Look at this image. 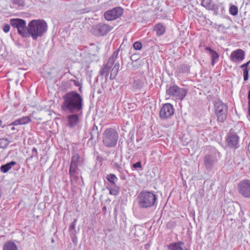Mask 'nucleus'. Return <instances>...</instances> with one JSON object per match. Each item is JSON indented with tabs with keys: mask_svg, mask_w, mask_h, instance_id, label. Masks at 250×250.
<instances>
[{
	"mask_svg": "<svg viewBox=\"0 0 250 250\" xmlns=\"http://www.w3.org/2000/svg\"><path fill=\"white\" fill-rule=\"evenodd\" d=\"M62 100L63 102L61 107L63 111L69 113H76L82 110L83 99L76 91L67 92L62 96Z\"/></svg>",
	"mask_w": 250,
	"mask_h": 250,
	"instance_id": "1",
	"label": "nucleus"
},
{
	"mask_svg": "<svg viewBox=\"0 0 250 250\" xmlns=\"http://www.w3.org/2000/svg\"><path fill=\"white\" fill-rule=\"evenodd\" d=\"M47 24L43 20H33L27 26V37H31L36 41L47 32Z\"/></svg>",
	"mask_w": 250,
	"mask_h": 250,
	"instance_id": "2",
	"label": "nucleus"
},
{
	"mask_svg": "<svg viewBox=\"0 0 250 250\" xmlns=\"http://www.w3.org/2000/svg\"><path fill=\"white\" fill-rule=\"evenodd\" d=\"M119 52V49H117L113 53L112 56L109 58L107 62L103 65V67L101 68L99 72V73L101 75L104 76L105 77V81L107 80L110 71L111 73L110 76V79L111 80H113L115 79L118 74L120 67L119 62H116L111 70V68L113 65L115 61L118 57Z\"/></svg>",
	"mask_w": 250,
	"mask_h": 250,
	"instance_id": "3",
	"label": "nucleus"
},
{
	"mask_svg": "<svg viewBox=\"0 0 250 250\" xmlns=\"http://www.w3.org/2000/svg\"><path fill=\"white\" fill-rule=\"evenodd\" d=\"M137 199L139 207L141 208H148L157 205V196L152 191L143 190Z\"/></svg>",
	"mask_w": 250,
	"mask_h": 250,
	"instance_id": "4",
	"label": "nucleus"
},
{
	"mask_svg": "<svg viewBox=\"0 0 250 250\" xmlns=\"http://www.w3.org/2000/svg\"><path fill=\"white\" fill-rule=\"evenodd\" d=\"M118 138L117 131L112 128H108L103 133V142L106 147H112L117 145Z\"/></svg>",
	"mask_w": 250,
	"mask_h": 250,
	"instance_id": "5",
	"label": "nucleus"
},
{
	"mask_svg": "<svg viewBox=\"0 0 250 250\" xmlns=\"http://www.w3.org/2000/svg\"><path fill=\"white\" fill-rule=\"evenodd\" d=\"M214 112L220 122H224L227 118L228 106L223 103L220 99H217L214 102Z\"/></svg>",
	"mask_w": 250,
	"mask_h": 250,
	"instance_id": "6",
	"label": "nucleus"
},
{
	"mask_svg": "<svg viewBox=\"0 0 250 250\" xmlns=\"http://www.w3.org/2000/svg\"><path fill=\"white\" fill-rule=\"evenodd\" d=\"M167 94L177 101H182L186 97L187 90L185 88H180L177 85L169 87L166 91Z\"/></svg>",
	"mask_w": 250,
	"mask_h": 250,
	"instance_id": "7",
	"label": "nucleus"
},
{
	"mask_svg": "<svg viewBox=\"0 0 250 250\" xmlns=\"http://www.w3.org/2000/svg\"><path fill=\"white\" fill-rule=\"evenodd\" d=\"M10 24L17 29L18 33L23 37H27V27L24 20L21 19H14L10 20Z\"/></svg>",
	"mask_w": 250,
	"mask_h": 250,
	"instance_id": "8",
	"label": "nucleus"
},
{
	"mask_svg": "<svg viewBox=\"0 0 250 250\" xmlns=\"http://www.w3.org/2000/svg\"><path fill=\"white\" fill-rule=\"evenodd\" d=\"M237 191L243 197L250 199V180L240 181L238 184Z\"/></svg>",
	"mask_w": 250,
	"mask_h": 250,
	"instance_id": "9",
	"label": "nucleus"
},
{
	"mask_svg": "<svg viewBox=\"0 0 250 250\" xmlns=\"http://www.w3.org/2000/svg\"><path fill=\"white\" fill-rule=\"evenodd\" d=\"M220 157V153L216 150L213 151L209 154L206 155L204 159V163L206 168L211 169Z\"/></svg>",
	"mask_w": 250,
	"mask_h": 250,
	"instance_id": "10",
	"label": "nucleus"
},
{
	"mask_svg": "<svg viewBox=\"0 0 250 250\" xmlns=\"http://www.w3.org/2000/svg\"><path fill=\"white\" fill-rule=\"evenodd\" d=\"M124 9L121 7H116L107 10L104 13V17L106 21H112L120 17L123 14Z\"/></svg>",
	"mask_w": 250,
	"mask_h": 250,
	"instance_id": "11",
	"label": "nucleus"
},
{
	"mask_svg": "<svg viewBox=\"0 0 250 250\" xmlns=\"http://www.w3.org/2000/svg\"><path fill=\"white\" fill-rule=\"evenodd\" d=\"M174 113L173 105L169 103L164 104L160 111V117L164 120L171 118Z\"/></svg>",
	"mask_w": 250,
	"mask_h": 250,
	"instance_id": "12",
	"label": "nucleus"
},
{
	"mask_svg": "<svg viewBox=\"0 0 250 250\" xmlns=\"http://www.w3.org/2000/svg\"><path fill=\"white\" fill-rule=\"evenodd\" d=\"M112 27L110 25L104 23H99L93 27V32L98 36H104L110 31Z\"/></svg>",
	"mask_w": 250,
	"mask_h": 250,
	"instance_id": "13",
	"label": "nucleus"
},
{
	"mask_svg": "<svg viewBox=\"0 0 250 250\" xmlns=\"http://www.w3.org/2000/svg\"><path fill=\"white\" fill-rule=\"evenodd\" d=\"M245 56V52L241 49H237L231 53L229 59L232 62L240 63L244 60Z\"/></svg>",
	"mask_w": 250,
	"mask_h": 250,
	"instance_id": "14",
	"label": "nucleus"
},
{
	"mask_svg": "<svg viewBox=\"0 0 250 250\" xmlns=\"http://www.w3.org/2000/svg\"><path fill=\"white\" fill-rule=\"evenodd\" d=\"M226 140L229 147L234 148L238 147L239 137L236 134L229 132L227 135Z\"/></svg>",
	"mask_w": 250,
	"mask_h": 250,
	"instance_id": "15",
	"label": "nucleus"
},
{
	"mask_svg": "<svg viewBox=\"0 0 250 250\" xmlns=\"http://www.w3.org/2000/svg\"><path fill=\"white\" fill-rule=\"evenodd\" d=\"M205 50L210 55L211 60V64L213 66L218 61L219 57L218 53L209 47H206Z\"/></svg>",
	"mask_w": 250,
	"mask_h": 250,
	"instance_id": "16",
	"label": "nucleus"
},
{
	"mask_svg": "<svg viewBox=\"0 0 250 250\" xmlns=\"http://www.w3.org/2000/svg\"><path fill=\"white\" fill-rule=\"evenodd\" d=\"M67 119L68 120V125L71 127L76 125L79 122L78 115L75 113H72L71 115H68Z\"/></svg>",
	"mask_w": 250,
	"mask_h": 250,
	"instance_id": "17",
	"label": "nucleus"
},
{
	"mask_svg": "<svg viewBox=\"0 0 250 250\" xmlns=\"http://www.w3.org/2000/svg\"><path fill=\"white\" fill-rule=\"evenodd\" d=\"M31 122V119L29 116H24L18 119L10 124L11 125H18L27 124Z\"/></svg>",
	"mask_w": 250,
	"mask_h": 250,
	"instance_id": "18",
	"label": "nucleus"
},
{
	"mask_svg": "<svg viewBox=\"0 0 250 250\" xmlns=\"http://www.w3.org/2000/svg\"><path fill=\"white\" fill-rule=\"evenodd\" d=\"M184 243L181 241L172 243L167 246V249L169 250H185L184 249Z\"/></svg>",
	"mask_w": 250,
	"mask_h": 250,
	"instance_id": "19",
	"label": "nucleus"
},
{
	"mask_svg": "<svg viewBox=\"0 0 250 250\" xmlns=\"http://www.w3.org/2000/svg\"><path fill=\"white\" fill-rule=\"evenodd\" d=\"M2 250H19L17 245L12 241H8L2 247Z\"/></svg>",
	"mask_w": 250,
	"mask_h": 250,
	"instance_id": "20",
	"label": "nucleus"
},
{
	"mask_svg": "<svg viewBox=\"0 0 250 250\" xmlns=\"http://www.w3.org/2000/svg\"><path fill=\"white\" fill-rule=\"evenodd\" d=\"M106 188L109 190V194L112 195L116 196L119 193L120 188L117 185H107Z\"/></svg>",
	"mask_w": 250,
	"mask_h": 250,
	"instance_id": "21",
	"label": "nucleus"
},
{
	"mask_svg": "<svg viewBox=\"0 0 250 250\" xmlns=\"http://www.w3.org/2000/svg\"><path fill=\"white\" fill-rule=\"evenodd\" d=\"M16 164V162L15 161H11L9 163L6 164L5 165H2L0 166V170L3 173L7 172L13 166Z\"/></svg>",
	"mask_w": 250,
	"mask_h": 250,
	"instance_id": "22",
	"label": "nucleus"
},
{
	"mask_svg": "<svg viewBox=\"0 0 250 250\" xmlns=\"http://www.w3.org/2000/svg\"><path fill=\"white\" fill-rule=\"evenodd\" d=\"M155 30L158 36H161L165 32V27L162 24L158 23L155 26Z\"/></svg>",
	"mask_w": 250,
	"mask_h": 250,
	"instance_id": "23",
	"label": "nucleus"
},
{
	"mask_svg": "<svg viewBox=\"0 0 250 250\" xmlns=\"http://www.w3.org/2000/svg\"><path fill=\"white\" fill-rule=\"evenodd\" d=\"M12 4L11 7L19 8L24 6L25 0H12Z\"/></svg>",
	"mask_w": 250,
	"mask_h": 250,
	"instance_id": "24",
	"label": "nucleus"
},
{
	"mask_svg": "<svg viewBox=\"0 0 250 250\" xmlns=\"http://www.w3.org/2000/svg\"><path fill=\"white\" fill-rule=\"evenodd\" d=\"M107 180L109 182L110 184L107 185H116V183L118 181V179L114 174H110L106 176Z\"/></svg>",
	"mask_w": 250,
	"mask_h": 250,
	"instance_id": "25",
	"label": "nucleus"
},
{
	"mask_svg": "<svg viewBox=\"0 0 250 250\" xmlns=\"http://www.w3.org/2000/svg\"><path fill=\"white\" fill-rule=\"evenodd\" d=\"M201 5L208 9H211L213 8V4L211 0H203Z\"/></svg>",
	"mask_w": 250,
	"mask_h": 250,
	"instance_id": "26",
	"label": "nucleus"
},
{
	"mask_svg": "<svg viewBox=\"0 0 250 250\" xmlns=\"http://www.w3.org/2000/svg\"><path fill=\"white\" fill-rule=\"evenodd\" d=\"M77 165H73L72 164H70V167L69 169V173L71 179H73L75 176V173L76 171L77 168Z\"/></svg>",
	"mask_w": 250,
	"mask_h": 250,
	"instance_id": "27",
	"label": "nucleus"
},
{
	"mask_svg": "<svg viewBox=\"0 0 250 250\" xmlns=\"http://www.w3.org/2000/svg\"><path fill=\"white\" fill-rule=\"evenodd\" d=\"M80 156L78 154H75L72 156L71 158V161L70 164H72L73 165L78 166V162L80 160Z\"/></svg>",
	"mask_w": 250,
	"mask_h": 250,
	"instance_id": "28",
	"label": "nucleus"
},
{
	"mask_svg": "<svg viewBox=\"0 0 250 250\" xmlns=\"http://www.w3.org/2000/svg\"><path fill=\"white\" fill-rule=\"evenodd\" d=\"M178 70L180 73H187L189 70V66L187 64H181L178 67Z\"/></svg>",
	"mask_w": 250,
	"mask_h": 250,
	"instance_id": "29",
	"label": "nucleus"
},
{
	"mask_svg": "<svg viewBox=\"0 0 250 250\" xmlns=\"http://www.w3.org/2000/svg\"><path fill=\"white\" fill-rule=\"evenodd\" d=\"M143 86V83L140 80L138 79L134 81L133 84V87L134 89H140Z\"/></svg>",
	"mask_w": 250,
	"mask_h": 250,
	"instance_id": "30",
	"label": "nucleus"
},
{
	"mask_svg": "<svg viewBox=\"0 0 250 250\" xmlns=\"http://www.w3.org/2000/svg\"><path fill=\"white\" fill-rule=\"evenodd\" d=\"M229 12L230 14L236 16L238 14V8L235 5H231L229 7Z\"/></svg>",
	"mask_w": 250,
	"mask_h": 250,
	"instance_id": "31",
	"label": "nucleus"
},
{
	"mask_svg": "<svg viewBox=\"0 0 250 250\" xmlns=\"http://www.w3.org/2000/svg\"><path fill=\"white\" fill-rule=\"evenodd\" d=\"M9 144V141L7 139L2 138L0 139V147L5 148Z\"/></svg>",
	"mask_w": 250,
	"mask_h": 250,
	"instance_id": "32",
	"label": "nucleus"
},
{
	"mask_svg": "<svg viewBox=\"0 0 250 250\" xmlns=\"http://www.w3.org/2000/svg\"><path fill=\"white\" fill-rule=\"evenodd\" d=\"M133 48L136 50H140L142 47V43L139 42H136L133 43Z\"/></svg>",
	"mask_w": 250,
	"mask_h": 250,
	"instance_id": "33",
	"label": "nucleus"
},
{
	"mask_svg": "<svg viewBox=\"0 0 250 250\" xmlns=\"http://www.w3.org/2000/svg\"><path fill=\"white\" fill-rule=\"evenodd\" d=\"M249 70L248 68H244L243 69V76H244V80L247 81L249 78Z\"/></svg>",
	"mask_w": 250,
	"mask_h": 250,
	"instance_id": "34",
	"label": "nucleus"
},
{
	"mask_svg": "<svg viewBox=\"0 0 250 250\" xmlns=\"http://www.w3.org/2000/svg\"><path fill=\"white\" fill-rule=\"evenodd\" d=\"M10 29V25L8 24H6L3 26V30L5 33H7L9 31Z\"/></svg>",
	"mask_w": 250,
	"mask_h": 250,
	"instance_id": "35",
	"label": "nucleus"
},
{
	"mask_svg": "<svg viewBox=\"0 0 250 250\" xmlns=\"http://www.w3.org/2000/svg\"><path fill=\"white\" fill-rule=\"evenodd\" d=\"M133 167L135 168H141L142 167L141 164L140 162H138L133 165Z\"/></svg>",
	"mask_w": 250,
	"mask_h": 250,
	"instance_id": "36",
	"label": "nucleus"
},
{
	"mask_svg": "<svg viewBox=\"0 0 250 250\" xmlns=\"http://www.w3.org/2000/svg\"><path fill=\"white\" fill-rule=\"evenodd\" d=\"M32 155L34 156H37L38 155V151L36 148L33 147L32 149Z\"/></svg>",
	"mask_w": 250,
	"mask_h": 250,
	"instance_id": "37",
	"label": "nucleus"
},
{
	"mask_svg": "<svg viewBox=\"0 0 250 250\" xmlns=\"http://www.w3.org/2000/svg\"><path fill=\"white\" fill-rule=\"evenodd\" d=\"M76 222H77V220L75 219L73 221V222L71 224V225L70 226L69 229H75Z\"/></svg>",
	"mask_w": 250,
	"mask_h": 250,
	"instance_id": "38",
	"label": "nucleus"
},
{
	"mask_svg": "<svg viewBox=\"0 0 250 250\" xmlns=\"http://www.w3.org/2000/svg\"><path fill=\"white\" fill-rule=\"evenodd\" d=\"M250 60L249 62H247L241 65L240 67H241V68H243V69L248 68L247 67L249 65V64H250Z\"/></svg>",
	"mask_w": 250,
	"mask_h": 250,
	"instance_id": "39",
	"label": "nucleus"
},
{
	"mask_svg": "<svg viewBox=\"0 0 250 250\" xmlns=\"http://www.w3.org/2000/svg\"><path fill=\"white\" fill-rule=\"evenodd\" d=\"M248 100H249V104H250V90L249 91L248 93Z\"/></svg>",
	"mask_w": 250,
	"mask_h": 250,
	"instance_id": "40",
	"label": "nucleus"
},
{
	"mask_svg": "<svg viewBox=\"0 0 250 250\" xmlns=\"http://www.w3.org/2000/svg\"><path fill=\"white\" fill-rule=\"evenodd\" d=\"M114 165L115 166V167L118 168H121L120 166H119V165L118 164H117V163H114Z\"/></svg>",
	"mask_w": 250,
	"mask_h": 250,
	"instance_id": "41",
	"label": "nucleus"
},
{
	"mask_svg": "<svg viewBox=\"0 0 250 250\" xmlns=\"http://www.w3.org/2000/svg\"><path fill=\"white\" fill-rule=\"evenodd\" d=\"M248 151L250 154V143H249V145H248Z\"/></svg>",
	"mask_w": 250,
	"mask_h": 250,
	"instance_id": "42",
	"label": "nucleus"
},
{
	"mask_svg": "<svg viewBox=\"0 0 250 250\" xmlns=\"http://www.w3.org/2000/svg\"><path fill=\"white\" fill-rule=\"evenodd\" d=\"M106 210V208L105 206H104L103 208V211H105Z\"/></svg>",
	"mask_w": 250,
	"mask_h": 250,
	"instance_id": "43",
	"label": "nucleus"
},
{
	"mask_svg": "<svg viewBox=\"0 0 250 250\" xmlns=\"http://www.w3.org/2000/svg\"><path fill=\"white\" fill-rule=\"evenodd\" d=\"M249 112L250 116V104H249Z\"/></svg>",
	"mask_w": 250,
	"mask_h": 250,
	"instance_id": "44",
	"label": "nucleus"
},
{
	"mask_svg": "<svg viewBox=\"0 0 250 250\" xmlns=\"http://www.w3.org/2000/svg\"><path fill=\"white\" fill-rule=\"evenodd\" d=\"M2 125V121L1 120H0V126L1 125Z\"/></svg>",
	"mask_w": 250,
	"mask_h": 250,
	"instance_id": "45",
	"label": "nucleus"
}]
</instances>
